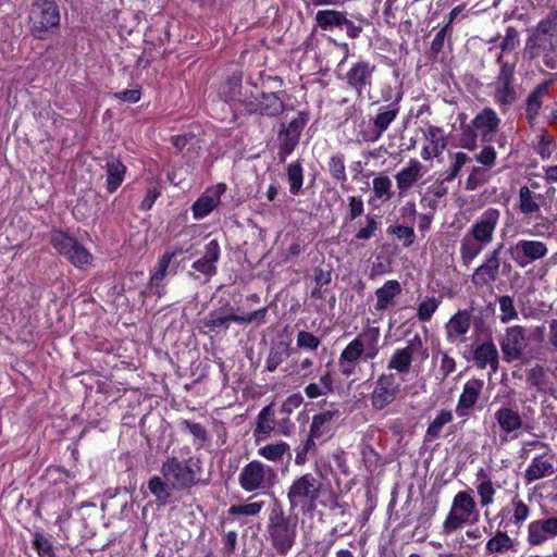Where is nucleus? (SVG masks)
Listing matches in <instances>:
<instances>
[{
	"mask_svg": "<svg viewBox=\"0 0 557 557\" xmlns=\"http://www.w3.org/2000/svg\"><path fill=\"white\" fill-rule=\"evenodd\" d=\"M160 472L164 480L169 481L174 491H184L205 483L200 479L201 461L197 457L180 459L169 457L163 461Z\"/></svg>",
	"mask_w": 557,
	"mask_h": 557,
	"instance_id": "1",
	"label": "nucleus"
},
{
	"mask_svg": "<svg viewBox=\"0 0 557 557\" xmlns=\"http://www.w3.org/2000/svg\"><path fill=\"white\" fill-rule=\"evenodd\" d=\"M322 487L321 475L308 472L296 478L287 491L289 509H300L302 512L313 511L322 494Z\"/></svg>",
	"mask_w": 557,
	"mask_h": 557,
	"instance_id": "2",
	"label": "nucleus"
},
{
	"mask_svg": "<svg viewBox=\"0 0 557 557\" xmlns=\"http://www.w3.org/2000/svg\"><path fill=\"white\" fill-rule=\"evenodd\" d=\"M479 517L472 490L459 491L453 498L450 510L443 522L442 532L446 535L451 534L468 523H476Z\"/></svg>",
	"mask_w": 557,
	"mask_h": 557,
	"instance_id": "3",
	"label": "nucleus"
},
{
	"mask_svg": "<svg viewBox=\"0 0 557 557\" xmlns=\"http://www.w3.org/2000/svg\"><path fill=\"white\" fill-rule=\"evenodd\" d=\"M267 533L273 548L280 555H286L295 544L297 519L286 516L281 507L270 511Z\"/></svg>",
	"mask_w": 557,
	"mask_h": 557,
	"instance_id": "4",
	"label": "nucleus"
},
{
	"mask_svg": "<svg viewBox=\"0 0 557 557\" xmlns=\"http://www.w3.org/2000/svg\"><path fill=\"white\" fill-rule=\"evenodd\" d=\"M277 481L276 470L260 460H252L245 465L238 475L239 486L247 493L268 494Z\"/></svg>",
	"mask_w": 557,
	"mask_h": 557,
	"instance_id": "5",
	"label": "nucleus"
},
{
	"mask_svg": "<svg viewBox=\"0 0 557 557\" xmlns=\"http://www.w3.org/2000/svg\"><path fill=\"white\" fill-rule=\"evenodd\" d=\"M498 342L505 362L511 363L528 359L531 351V332L525 326L513 325L507 327Z\"/></svg>",
	"mask_w": 557,
	"mask_h": 557,
	"instance_id": "6",
	"label": "nucleus"
},
{
	"mask_svg": "<svg viewBox=\"0 0 557 557\" xmlns=\"http://www.w3.org/2000/svg\"><path fill=\"white\" fill-rule=\"evenodd\" d=\"M428 358V348L422 338L416 334L407 341L404 348H398L393 352L387 363V370H394L399 374H407L410 371L412 361L419 360L422 362Z\"/></svg>",
	"mask_w": 557,
	"mask_h": 557,
	"instance_id": "7",
	"label": "nucleus"
},
{
	"mask_svg": "<svg viewBox=\"0 0 557 557\" xmlns=\"http://www.w3.org/2000/svg\"><path fill=\"white\" fill-rule=\"evenodd\" d=\"M29 29L37 38L60 24V11L54 2L49 0H40L32 5L29 17Z\"/></svg>",
	"mask_w": 557,
	"mask_h": 557,
	"instance_id": "8",
	"label": "nucleus"
},
{
	"mask_svg": "<svg viewBox=\"0 0 557 557\" xmlns=\"http://www.w3.org/2000/svg\"><path fill=\"white\" fill-rule=\"evenodd\" d=\"M186 252L189 249H185ZM184 252L183 247L170 246L159 258L158 265L149 280V288L153 295L161 298L165 294L164 277L168 274H176L180 262L177 258Z\"/></svg>",
	"mask_w": 557,
	"mask_h": 557,
	"instance_id": "9",
	"label": "nucleus"
},
{
	"mask_svg": "<svg viewBox=\"0 0 557 557\" xmlns=\"http://www.w3.org/2000/svg\"><path fill=\"white\" fill-rule=\"evenodd\" d=\"M401 393V382L394 373H382L374 383L370 394L371 407L381 411L393 404Z\"/></svg>",
	"mask_w": 557,
	"mask_h": 557,
	"instance_id": "10",
	"label": "nucleus"
},
{
	"mask_svg": "<svg viewBox=\"0 0 557 557\" xmlns=\"http://www.w3.org/2000/svg\"><path fill=\"white\" fill-rule=\"evenodd\" d=\"M51 244L60 255L64 256L75 267L87 264L91 259L89 251L64 232H54L51 236Z\"/></svg>",
	"mask_w": 557,
	"mask_h": 557,
	"instance_id": "11",
	"label": "nucleus"
},
{
	"mask_svg": "<svg viewBox=\"0 0 557 557\" xmlns=\"http://www.w3.org/2000/svg\"><path fill=\"white\" fill-rule=\"evenodd\" d=\"M556 39L530 35L524 47V55L530 60L542 58L544 65L549 70L557 67Z\"/></svg>",
	"mask_w": 557,
	"mask_h": 557,
	"instance_id": "12",
	"label": "nucleus"
},
{
	"mask_svg": "<svg viewBox=\"0 0 557 557\" xmlns=\"http://www.w3.org/2000/svg\"><path fill=\"white\" fill-rule=\"evenodd\" d=\"M494 418L500 431L502 442L516 440L522 430L530 432L532 429L530 424L524 423L519 411L511 407H500L494 413Z\"/></svg>",
	"mask_w": 557,
	"mask_h": 557,
	"instance_id": "13",
	"label": "nucleus"
},
{
	"mask_svg": "<svg viewBox=\"0 0 557 557\" xmlns=\"http://www.w3.org/2000/svg\"><path fill=\"white\" fill-rule=\"evenodd\" d=\"M519 488V484H516V490ZM531 509L529 505L521 498L518 491L512 493L510 502L506 504L498 512V518L507 527H516L520 529L525 521L529 519Z\"/></svg>",
	"mask_w": 557,
	"mask_h": 557,
	"instance_id": "14",
	"label": "nucleus"
},
{
	"mask_svg": "<svg viewBox=\"0 0 557 557\" xmlns=\"http://www.w3.org/2000/svg\"><path fill=\"white\" fill-rule=\"evenodd\" d=\"M547 251L546 245L540 240L521 239L508 248L510 258L521 268L543 258Z\"/></svg>",
	"mask_w": 557,
	"mask_h": 557,
	"instance_id": "15",
	"label": "nucleus"
},
{
	"mask_svg": "<svg viewBox=\"0 0 557 557\" xmlns=\"http://www.w3.org/2000/svg\"><path fill=\"white\" fill-rule=\"evenodd\" d=\"M502 248L503 244H499L496 249L486 256L484 262L474 270L471 276V283L475 287L491 285L498 278Z\"/></svg>",
	"mask_w": 557,
	"mask_h": 557,
	"instance_id": "16",
	"label": "nucleus"
},
{
	"mask_svg": "<svg viewBox=\"0 0 557 557\" xmlns=\"http://www.w3.org/2000/svg\"><path fill=\"white\" fill-rule=\"evenodd\" d=\"M557 537V516L533 520L528 525L527 541L531 546H541Z\"/></svg>",
	"mask_w": 557,
	"mask_h": 557,
	"instance_id": "17",
	"label": "nucleus"
},
{
	"mask_svg": "<svg viewBox=\"0 0 557 557\" xmlns=\"http://www.w3.org/2000/svg\"><path fill=\"white\" fill-rule=\"evenodd\" d=\"M219 258L220 245L216 239H211L206 245L205 255L191 264V271L188 272L189 276L198 280L200 278L199 274H201L209 280L216 273V262Z\"/></svg>",
	"mask_w": 557,
	"mask_h": 557,
	"instance_id": "18",
	"label": "nucleus"
},
{
	"mask_svg": "<svg viewBox=\"0 0 557 557\" xmlns=\"http://www.w3.org/2000/svg\"><path fill=\"white\" fill-rule=\"evenodd\" d=\"M483 387L484 382L480 379H471L466 382L455 409L459 418L467 419L470 417L482 394Z\"/></svg>",
	"mask_w": 557,
	"mask_h": 557,
	"instance_id": "19",
	"label": "nucleus"
},
{
	"mask_svg": "<svg viewBox=\"0 0 557 557\" xmlns=\"http://www.w3.org/2000/svg\"><path fill=\"white\" fill-rule=\"evenodd\" d=\"M341 417L338 409H327L312 417L309 436L315 441L324 442L332 436L334 424Z\"/></svg>",
	"mask_w": 557,
	"mask_h": 557,
	"instance_id": "20",
	"label": "nucleus"
},
{
	"mask_svg": "<svg viewBox=\"0 0 557 557\" xmlns=\"http://www.w3.org/2000/svg\"><path fill=\"white\" fill-rule=\"evenodd\" d=\"M374 71V64H371L368 61H359L346 73V82L348 86L358 94V96H361L363 90L371 87Z\"/></svg>",
	"mask_w": 557,
	"mask_h": 557,
	"instance_id": "21",
	"label": "nucleus"
},
{
	"mask_svg": "<svg viewBox=\"0 0 557 557\" xmlns=\"http://www.w3.org/2000/svg\"><path fill=\"white\" fill-rule=\"evenodd\" d=\"M472 360L479 369L490 367L492 371H497L499 354L492 337L481 344L472 345Z\"/></svg>",
	"mask_w": 557,
	"mask_h": 557,
	"instance_id": "22",
	"label": "nucleus"
},
{
	"mask_svg": "<svg viewBox=\"0 0 557 557\" xmlns=\"http://www.w3.org/2000/svg\"><path fill=\"white\" fill-rule=\"evenodd\" d=\"M555 471L554 455L544 453L532 459L531 463L524 471V480L529 484L534 481L548 478L553 475Z\"/></svg>",
	"mask_w": 557,
	"mask_h": 557,
	"instance_id": "23",
	"label": "nucleus"
},
{
	"mask_svg": "<svg viewBox=\"0 0 557 557\" xmlns=\"http://www.w3.org/2000/svg\"><path fill=\"white\" fill-rule=\"evenodd\" d=\"M231 322L239 323L238 314L235 309L226 302L222 307L212 310L203 320L202 324L210 332H216L218 329H228Z\"/></svg>",
	"mask_w": 557,
	"mask_h": 557,
	"instance_id": "24",
	"label": "nucleus"
},
{
	"mask_svg": "<svg viewBox=\"0 0 557 557\" xmlns=\"http://www.w3.org/2000/svg\"><path fill=\"white\" fill-rule=\"evenodd\" d=\"M499 119L491 108L483 109L472 121V126L481 135L482 141H491L499 125Z\"/></svg>",
	"mask_w": 557,
	"mask_h": 557,
	"instance_id": "25",
	"label": "nucleus"
},
{
	"mask_svg": "<svg viewBox=\"0 0 557 557\" xmlns=\"http://www.w3.org/2000/svg\"><path fill=\"white\" fill-rule=\"evenodd\" d=\"M471 326V314L467 310L457 311L446 323L445 332L451 343L463 342V336Z\"/></svg>",
	"mask_w": 557,
	"mask_h": 557,
	"instance_id": "26",
	"label": "nucleus"
},
{
	"mask_svg": "<svg viewBox=\"0 0 557 557\" xmlns=\"http://www.w3.org/2000/svg\"><path fill=\"white\" fill-rule=\"evenodd\" d=\"M497 221L498 211H490L472 225L468 235L487 245L493 239Z\"/></svg>",
	"mask_w": 557,
	"mask_h": 557,
	"instance_id": "27",
	"label": "nucleus"
},
{
	"mask_svg": "<svg viewBox=\"0 0 557 557\" xmlns=\"http://www.w3.org/2000/svg\"><path fill=\"white\" fill-rule=\"evenodd\" d=\"M403 288L398 281L396 280H388L386 281L382 287L377 288L375 290L376 296V304H375V310L376 311H385L395 305V299L401 294Z\"/></svg>",
	"mask_w": 557,
	"mask_h": 557,
	"instance_id": "28",
	"label": "nucleus"
},
{
	"mask_svg": "<svg viewBox=\"0 0 557 557\" xmlns=\"http://www.w3.org/2000/svg\"><path fill=\"white\" fill-rule=\"evenodd\" d=\"M423 175V165L420 161L411 159L408 165L395 175L399 193L410 189Z\"/></svg>",
	"mask_w": 557,
	"mask_h": 557,
	"instance_id": "29",
	"label": "nucleus"
},
{
	"mask_svg": "<svg viewBox=\"0 0 557 557\" xmlns=\"http://www.w3.org/2000/svg\"><path fill=\"white\" fill-rule=\"evenodd\" d=\"M475 488L480 498L481 507L484 508L494 504L496 487L483 468H481L476 473Z\"/></svg>",
	"mask_w": 557,
	"mask_h": 557,
	"instance_id": "30",
	"label": "nucleus"
},
{
	"mask_svg": "<svg viewBox=\"0 0 557 557\" xmlns=\"http://www.w3.org/2000/svg\"><path fill=\"white\" fill-rule=\"evenodd\" d=\"M552 84V81H545L539 84L534 90L528 96L527 107H525V116L530 123H532L535 117L539 115L540 109L542 107V99L548 92V88Z\"/></svg>",
	"mask_w": 557,
	"mask_h": 557,
	"instance_id": "31",
	"label": "nucleus"
},
{
	"mask_svg": "<svg viewBox=\"0 0 557 557\" xmlns=\"http://www.w3.org/2000/svg\"><path fill=\"white\" fill-rule=\"evenodd\" d=\"M515 547L513 540L507 532L497 530L485 544V555L505 554Z\"/></svg>",
	"mask_w": 557,
	"mask_h": 557,
	"instance_id": "32",
	"label": "nucleus"
},
{
	"mask_svg": "<svg viewBox=\"0 0 557 557\" xmlns=\"http://www.w3.org/2000/svg\"><path fill=\"white\" fill-rule=\"evenodd\" d=\"M380 338V329L376 326H369L363 330L355 339L362 343L366 355L364 360L374 359L379 352L377 342Z\"/></svg>",
	"mask_w": 557,
	"mask_h": 557,
	"instance_id": "33",
	"label": "nucleus"
},
{
	"mask_svg": "<svg viewBox=\"0 0 557 557\" xmlns=\"http://www.w3.org/2000/svg\"><path fill=\"white\" fill-rule=\"evenodd\" d=\"M485 246L482 242L466 234L460 243V258L463 265L469 267Z\"/></svg>",
	"mask_w": 557,
	"mask_h": 557,
	"instance_id": "34",
	"label": "nucleus"
},
{
	"mask_svg": "<svg viewBox=\"0 0 557 557\" xmlns=\"http://www.w3.org/2000/svg\"><path fill=\"white\" fill-rule=\"evenodd\" d=\"M226 186L218 184L209 187L201 197L191 206V209H215L221 205V196L224 194Z\"/></svg>",
	"mask_w": 557,
	"mask_h": 557,
	"instance_id": "35",
	"label": "nucleus"
},
{
	"mask_svg": "<svg viewBox=\"0 0 557 557\" xmlns=\"http://www.w3.org/2000/svg\"><path fill=\"white\" fill-rule=\"evenodd\" d=\"M148 490L162 505H165L170 502L172 496L171 492L174 491L171 483L164 480L163 476L159 475H153L150 478L148 481Z\"/></svg>",
	"mask_w": 557,
	"mask_h": 557,
	"instance_id": "36",
	"label": "nucleus"
},
{
	"mask_svg": "<svg viewBox=\"0 0 557 557\" xmlns=\"http://www.w3.org/2000/svg\"><path fill=\"white\" fill-rule=\"evenodd\" d=\"M272 431L276 432V419L274 412V405L265 406L257 417L256 433L270 434Z\"/></svg>",
	"mask_w": 557,
	"mask_h": 557,
	"instance_id": "37",
	"label": "nucleus"
},
{
	"mask_svg": "<svg viewBox=\"0 0 557 557\" xmlns=\"http://www.w3.org/2000/svg\"><path fill=\"white\" fill-rule=\"evenodd\" d=\"M334 507L339 508L341 511L338 512V521L333 527L331 534L335 537H343L351 534L354 531L351 513L345 508L344 505L338 503H335Z\"/></svg>",
	"mask_w": 557,
	"mask_h": 557,
	"instance_id": "38",
	"label": "nucleus"
},
{
	"mask_svg": "<svg viewBox=\"0 0 557 557\" xmlns=\"http://www.w3.org/2000/svg\"><path fill=\"white\" fill-rule=\"evenodd\" d=\"M259 109L263 114L269 116H276L283 112L284 102L274 92L262 94L259 98Z\"/></svg>",
	"mask_w": 557,
	"mask_h": 557,
	"instance_id": "39",
	"label": "nucleus"
},
{
	"mask_svg": "<svg viewBox=\"0 0 557 557\" xmlns=\"http://www.w3.org/2000/svg\"><path fill=\"white\" fill-rule=\"evenodd\" d=\"M345 14L335 10H320L315 14V22L322 29L343 26Z\"/></svg>",
	"mask_w": 557,
	"mask_h": 557,
	"instance_id": "40",
	"label": "nucleus"
},
{
	"mask_svg": "<svg viewBox=\"0 0 557 557\" xmlns=\"http://www.w3.org/2000/svg\"><path fill=\"white\" fill-rule=\"evenodd\" d=\"M397 114V109H388L386 111L379 113L373 121L374 129L372 131L369 140H377L382 136V134L387 129L389 124L396 119Z\"/></svg>",
	"mask_w": 557,
	"mask_h": 557,
	"instance_id": "41",
	"label": "nucleus"
},
{
	"mask_svg": "<svg viewBox=\"0 0 557 557\" xmlns=\"http://www.w3.org/2000/svg\"><path fill=\"white\" fill-rule=\"evenodd\" d=\"M518 98L516 87L512 82L495 81V100L502 106L513 103Z\"/></svg>",
	"mask_w": 557,
	"mask_h": 557,
	"instance_id": "42",
	"label": "nucleus"
},
{
	"mask_svg": "<svg viewBox=\"0 0 557 557\" xmlns=\"http://www.w3.org/2000/svg\"><path fill=\"white\" fill-rule=\"evenodd\" d=\"M289 356V347L283 342H278L273 345L270 349L265 361V368L268 371L273 372L277 367Z\"/></svg>",
	"mask_w": 557,
	"mask_h": 557,
	"instance_id": "43",
	"label": "nucleus"
},
{
	"mask_svg": "<svg viewBox=\"0 0 557 557\" xmlns=\"http://www.w3.org/2000/svg\"><path fill=\"white\" fill-rule=\"evenodd\" d=\"M531 35L548 37L557 40V10H552L547 16L542 20Z\"/></svg>",
	"mask_w": 557,
	"mask_h": 557,
	"instance_id": "44",
	"label": "nucleus"
},
{
	"mask_svg": "<svg viewBox=\"0 0 557 557\" xmlns=\"http://www.w3.org/2000/svg\"><path fill=\"white\" fill-rule=\"evenodd\" d=\"M289 451V445L285 442L267 444L258 449V455L273 462L282 461L285 454Z\"/></svg>",
	"mask_w": 557,
	"mask_h": 557,
	"instance_id": "45",
	"label": "nucleus"
},
{
	"mask_svg": "<svg viewBox=\"0 0 557 557\" xmlns=\"http://www.w3.org/2000/svg\"><path fill=\"white\" fill-rule=\"evenodd\" d=\"M223 95L225 96L226 101H238L243 103L247 101L245 95L243 94L240 75L234 74L226 81Z\"/></svg>",
	"mask_w": 557,
	"mask_h": 557,
	"instance_id": "46",
	"label": "nucleus"
},
{
	"mask_svg": "<svg viewBox=\"0 0 557 557\" xmlns=\"http://www.w3.org/2000/svg\"><path fill=\"white\" fill-rule=\"evenodd\" d=\"M107 183L110 191L115 190L123 182L125 174V166L117 159H112L107 162Z\"/></svg>",
	"mask_w": 557,
	"mask_h": 557,
	"instance_id": "47",
	"label": "nucleus"
},
{
	"mask_svg": "<svg viewBox=\"0 0 557 557\" xmlns=\"http://www.w3.org/2000/svg\"><path fill=\"white\" fill-rule=\"evenodd\" d=\"M278 139H280L278 159L281 162H284L286 160L287 156H289L294 151L296 146L298 145L299 137L282 129L278 134Z\"/></svg>",
	"mask_w": 557,
	"mask_h": 557,
	"instance_id": "48",
	"label": "nucleus"
},
{
	"mask_svg": "<svg viewBox=\"0 0 557 557\" xmlns=\"http://www.w3.org/2000/svg\"><path fill=\"white\" fill-rule=\"evenodd\" d=\"M441 300L435 297H426L417 309V318L420 322H429L438 309Z\"/></svg>",
	"mask_w": 557,
	"mask_h": 557,
	"instance_id": "49",
	"label": "nucleus"
},
{
	"mask_svg": "<svg viewBox=\"0 0 557 557\" xmlns=\"http://www.w3.org/2000/svg\"><path fill=\"white\" fill-rule=\"evenodd\" d=\"M453 420V413L448 410H442L433 422L428 426L426 437L428 440L438 438L442 432V429L445 424L449 423Z\"/></svg>",
	"mask_w": 557,
	"mask_h": 557,
	"instance_id": "50",
	"label": "nucleus"
},
{
	"mask_svg": "<svg viewBox=\"0 0 557 557\" xmlns=\"http://www.w3.org/2000/svg\"><path fill=\"white\" fill-rule=\"evenodd\" d=\"M392 187V180L386 175H379L373 180V193L379 199L384 201L391 199L394 195Z\"/></svg>",
	"mask_w": 557,
	"mask_h": 557,
	"instance_id": "51",
	"label": "nucleus"
},
{
	"mask_svg": "<svg viewBox=\"0 0 557 557\" xmlns=\"http://www.w3.org/2000/svg\"><path fill=\"white\" fill-rule=\"evenodd\" d=\"M264 506L263 502H253V503H247V504H240V505H232L227 513L230 516H248L253 517L260 513Z\"/></svg>",
	"mask_w": 557,
	"mask_h": 557,
	"instance_id": "52",
	"label": "nucleus"
},
{
	"mask_svg": "<svg viewBox=\"0 0 557 557\" xmlns=\"http://www.w3.org/2000/svg\"><path fill=\"white\" fill-rule=\"evenodd\" d=\"M499 309H500V321L503 323H508L518 318V312L515 307L513 298L505 295L498 298Z\"/></svg>",
	"mask_w": 557,
	"mask_h": 557,
	"instance_id": "53",
	"label": "nucleus"
},
{
	"mask_svg": "<svg viewBox=\"0 0 557 557\" xmlns=\"http://www.w3.org/2000/svg\"><path fill=\"white\" fill-rule=\"evenodd\" d=\"M440 358L438 373L441 374V381H445L449 374L456 370V361L446 351L438 350L434 356L433 360Z\"/></svg>",
	"mask_w": 557,
	"mask_h": 557,
	"instance_id": "54",
	"label": "nucleus"
},
{
	"mask_svg": "<svg viewBox=\"0 0 557 557\" xmlns=\"http://www.w3.org/2000/svg\"><path fill=\"white\" fill-rule=\"evenodd\" d=\"M33 545L39 557H55L52 543L46 534L37 532L34 536Z\"/></svg>",
	"mask_w": 557,
	"mask_h": 557,
	"instance_id": "55",
	"label": "nucleus"
},
{
	"mask_svg": "<svg viewBox=\"0 0 557 557\" xmlns=\"http://www.w3.org/2000/svg\"><path fill=\"white\" fill-rule=\"evenodd\" d=\"M527 380L531 386L535 387L540 392H543L547 385L548 377L543 367L537 364L529 370Z\"/></svg>",
	"mask_w": 557,
	"mask_h": 557,
	"instance_id": "56",
	"label": "nucleus"
},
{
	"mask_svg": "<svg viewBox=\"0 0 557 557\" xmlns=\"http://www.w3.org/2000/svg\"><path fill=\"white\" fill-rule=\"evenodd\" d=\"M302 168L300 163H292L287 168V178L289 182V189L293 194H297L302 186Z\"/></svg>",
	"mask_w": 557,
	"mask_h": 557,
	"instance_id": "57",
	"label": "nucleus"
},
{
	"mask_svg": "<svg viewBox=\"0 0 557 557\" xmlns=\"http://www.w3.org/2000/svg\"><path fill=\"white\" fill-rule=\"evenodd\" d=\"M366 349L362 346V343L356 341L355 338L343 349L339 356L356 361L359 363L361 359L364 360Z\"/></svg>",
	"mask_w": 557,
	"mask_h": 557,
	"instance_id": "58",
	"label": "nucleus"
},
{
	"mask_svg": "<svg viewBox=\"0 0 557 557\" xmlns=\"http://www.w3.org/2000/svg\"><path fill=\"white\" fill-rule=\"evenodd\" d=\"M496 62L499 65V72L496 81L513 83L516 63L505 61L502 53L497 57Z\"/></svg>",
	"mask_w": 557,
	"mask_h": 557,
	"instance_id": "59",
	"label": "nucleus"
},
{
	"mask_svg": "<svg viewBox=\"0 0 557 557\" xmlns=\"http://www.w3.org/2000/svg\"><path fill=\"white\" fill-rule=\"evenodd\" d=\"M297 346L302 349L308 350H317L321 344V341L319 337H317L314 334L307 332V331H300L297 334Z\"/></svg>",
	"mask_w": 557,
	"mask_h": 557,
	"instance_id": "60",
	"label": "nucleus"
},
{
	"mask_svg": "<svg viewBox=\"0 0 557 557\" xmlns=\"http://www.w3.org/2000/svg\"><path fill=\"white\" fill-rule=\"evenodd\" d=\"M441 128L436 126H429L425 133L426 139L433 145V153L435 157L438 156L446 146L445 139L441 136Z\"/></svg>",
	"mask_w": 557,
	"mask_h": 557,
	"instance_id": "61",
	"label": "nucleus"
},
{
	"mask_svg": "<svg viewBox=\"0 0 557 557\" xmlns=\"http://www.w3.org/2000/svg\"><path fill=\"white\" fill-rule=\"evenodd\" d=\"M292 413H285L281 407L276 419V433L281 435H289L295 428V424L290 420Z\"/></svg>",
	"mask_w": 557,
	"mask_h": 557,
	"instance_id": "62",
	"label": "nucleus"
},
{
	"mask_svg": "<svg viewBox=\"0 0 557 557\" xmlns=\"http://www.w3.org/2000/svg\"><path fill=\"white\" fill-rule=\"evenodd\" d=\"M478 134L479 133L474 129L472 124L471 125H466L462 128V132H461V135H460V139H459V145L462 148H466V149H469V150H473L476 147Z\"/></svg>",
	"mask_w": 557,
	"mask_h": 557,
	"instance_id": "63",
	"label": "nucleus"
},
{
	"mask_svg": "<svg viewBox=\"0 0 557 557\" xmlns=\"http://www.w3.org/2000/svg\"><path fill=\"white\" fill-rule=\"evenodd\" d=\"M361 455L364 466L368 470L373 471L380 466L381 456L379 453L375 451V449L372 446H364L363 449L361 450Z\"/></svg>",
	"mask_w": 557,
	"mask_h": 557,
	"instance_id": "64",
	"label": "nucleus"
}]
</instances>
